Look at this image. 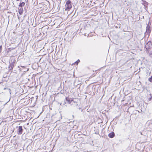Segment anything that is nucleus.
Returning a JSON list of instances; mask_svg holds the SVG:
<instances>
[{"label": "nucleus", "instance_id": "nucleus-1", "mask_svg": "<svg viewBox=\"0 0 152 152\" xmlns=\"http://www.w3.org/2000/svg\"><path fill=\"white\" fill-rule=\"evenodd\" d=\"M15 60L14 59H12L10 61V64L8 68L10 72H12V69L15 66Z\"/></svg>", "mask_w": 152, "mask_h": 152}, {"label": "nucleus", "instance_id": "nucleus-5", "mask_svg": "<svg viewBox=\"0 0 152 152\" xmlns=\"http://www.w3.org/2000/svg\"><path fill=\"white\" fill-rule=\"evenodd\" d=\"M18 134V135H20L23 133V129L22 126H19L17 129Z\"/></svg>", "mask_w": 152, "mask_h": 152}, {"label": "nucleus", "instance_id": "nucleus-13", "mask_svg": "<svg viewBox=\"0 0 152 152\" xmlns=\"http://www.w3.org/2000/svg\"><path fill=\"white\" fill-rule=\"evenodd\" d=\"M94 33H89V34H88V36H93L94 35Z\"/></svg>", "mask_w": 152, "mask_h": 152}, {"label": "nucleus", "instance_id": "nucleus-8", "mask_svg": "<svg viewBox=\"0 0 152 152\" xmlns=\"http://www.w3.org/2000/svg\"><path fill=\"white\" fill-rule=\"evenodd\" d=\"M115 136V133L113 132H110L108 134V137L110 138H113Z\"/></svg>", "mask_w": 152, "mask_h": 152}, {"label": "nucleus", "instance_id": "nucleus-21", "mask_svg": "<svg viewBox=\"0 0 152 152\" xmlns=\"http://www.w3.org/2000/svg\"><path fill=\"white\" fill-rule=\"evenodd\" d=\"M8 90L9 91V93L10 94H11V90L10 88H8Z\"/></svg>", "mask_w": 152, "mask_h": 152}, {"label": "nucleus", "instance_id": "nucleus-11", "mask_svg": "<svg viewBox=\"0 0 152 152\" xmlns=\"http://www.w3.org/2000/svg\"><path fill=\"white\" fill-rule=\"evenodd\" d=\"M28 69L26 68L25 67V69H21V70L20 69V70L22 72H25L28 71Z\"/></svg>", "mask_w": 152, "mask_h": 152}, {"label": "nucleus", "instance_id": "nucleus-14", "mask_svg": "<svg viewBox=\"0 0 152 152\" xmlns=\"http://www.w3.org/2000/svg\"><path fill=\"white\" fill-rule=\"evenodd\" d=\"M20 67H22V68H20V66H18V67L20 69H19L20 70V69L21 70V69H25V66H20Z\"/></svg>", "mask_w": 152, "mask_h": 152}, {"label": "nucleus", "instance_id": "nucleus-18", "mask_svg": "<svg viewBox=\"0 0 152 152\" xmlns=\"http://www.w3.org/2000/svg\"><path fill=\"white\" fill-rule=\"evenodd\" d=\"M15 48H8L9 51H11V50H13Z\"/></svg>", "mask_w": 152, "mask_h": 152}, {"label": "nucleus", "instance_id": "nucleus-7", "mask_svg": "<svg viewBox=\"0 0 152 152\" xmlns=\"http://www.w3.org/2000/svg\"><path fill=\"white\" fill-rule=\"evenodd\" d=\"M142 1L143 2L142 4L146 8L148 5V3L144 0H142Z\"/></svg>", "mask_w": 152, "mask_h": 152}, {"label": "nucleus", "instance_id": "nucleus-19", "mask_svg": "<svg viewBox=\"0 0 152 152\" xmlns=\"http://www.w3.org/2000/svg\"><path fill=\"white\" fill-rule=\"evenodd\" d=\"M80 60L79 59H78L77 61H76L75 62V63L77 65V64H78V63L80 62Z\"/></svg>", "mask_w": 152, "mask_h": 152}, {"label": "nucleus", "instance_id": "nucleus-15", "mask_svg": "<svg viewBox=\"0 0 152 152\" xmlns=\"http://www.w3.org/2000/svg\"><path fill=\"white\" fill-rule=\"evenodd\" d=\"M148 80L150 82H152V76H151L149 78H148Z\"/></svg>", "mask_w": 152, "mask_h": 152}, {"label": "nucleus", "instance_id": "nucleus-2", "mask_svg": "<svg viewBox=\"0 0 152 152\" xmlns=\"http://www.w3.org/2000/svg\"><path fill=\"white\" fill-rule=\"evenodd\" d=\"M65 10H69L72 7L71 1L70 0H68L66 3Z\"/></svg>", "mask_w": 152, "mask_h": 152}, {"label": "nucleus", "instance_id": "nucleus-16", "mask_svg": "<svg viewBox=\"0 0 152 152\" xmlns=\"http://www.w3.org/2000/svg\"><path fill=\"white\" fill-rule=\"evenodd\" d=\"M66 103H67V102H66V99H65L64 100V101L63 102V103H61L60 104V105H61L62 104H63V105H65Z\"/></svg>", "mask_w": 152, "mask_h": 152}, {"label": "nucleus", "instance_id": "nucleus-17", "mask_svg": "<svg viewBox=\"0 0 152 152\" xmlns=\"http://www.w3.org/2000/svg\"><path fill=\"white\" fill-rule=\"evenodd\" d=\"M66 103H67V102H66V99H65L64 100V101L63 102V103H61L60 104V105H61L62 104H63V105H65Z\"/></svg>", "mask_w": 152, "mask_h": 152}, {"label": "nucleus", "instance_id": "nucleus-6", "mask_svg": "<svg viewBox=\"0 0 152 152\" xmlns=\"http://www.w3.org/2000/svg\"><path fill=\"white\" fill-rule=\"evenodd\" d=\"M147 26L146 28V32L147 34H149L151 31V29L150 26H149L148 24H147Z\"/></svg>", "mask_w": 152, "mask_h": 152}, {"label": "nucleus", "instance_id": "nucleus-24", "mask_svg": "<svg viewBox=\"0 0 152 152\" xmlns=\"http://www.w3.org/2000/svg\"><path fill=\"white\" fill-rule=\"evenodd\" d=\"M6 89V88H4V90Z\"/></svg>", "mask_w": 152, "mask_h": 152}, {"label": "nucleus", "instance_id": "nucleus-4", "mask_svg": "<svg viewBox=\"0 0 152 152\" xmlns=\"http://www.w3.org/2000/svg\"><path fill=\"white\" fill-rule=\"evenodd\" d=\"M65 99L66 100L67 103L75 105L76 106L78 105L76 102H75L72 100H70L69 97H66L65 98Z\"/></svg>", "mask_w": 152, "mask_h": 152}, {"label": "nucleus", "instance_id": "nucleus-22", "mask_svg": "<svg viewBox=\"0 0 152 152\" xmlns=\"http://www.w3.org/2000/svg\"><path fill=\"white\" fill-rule=\"evenodd\" d=\"M149 95L151 96H152V95L151 94H150Z\"/></svg>", "mask_w": 152, "mask_h": 152}, {"label": "nucleus", "instance_id": "nucleus-3", "mask_svg": "<svg viewBox=\"0 0 152 152\" xmlns=\"http://www.w3.org/2000/svg\"><path fill=\"white\" fill-rule=\"evenodd\" d=\"M146 51L147 52H149L151 49L152 48V42L150 41H149L145 45Z\"/></svg>", "mask_w": 152, "mask_h": 152}, {"label": "nucleus", "instance_id": "nucleus-20", "mask_svg": "<svg viewBox=\"0 0 152 152\" xmlns=\"http://www.w3.org/2000/svg\"><path fill=\"white\" fill-rule=\"evenodd\" d=\"M152 100V96H150V97L148 98V101H151Z\"/></svg>", "mask_w": 152, "mask_h": 152}, {"label": "nucleus", "instance_id": "nucleus-23", "mask_svg": "<svg viewBox=\"0 0 152 152\" xmlns=\"http://www.w3.org/2000/svg\"><path fill=\"white\" fill-rule=\"evenodd\" d=\"M10 99H9V100L6 103V104H7V102H9L10 100Z\"/></svg>", "mask_w": 152, "mask_h": 152}, {"label": "nucleus", "instance_id": "nucleus-12", "mask_svg": "<svg viewBox=\"0 0 152 152\" xmlns=\"http://www.w3.org/2000/svg\"><path fill=\"white\" fill-rule=\"evenodd\" d=\"M94 131H96V132L94 133L95 134H99V130L98 129H96V130H94Z\"/></svg>", "mask_w": 152, "mask_h": 152}, {"label": "nucleus", "instance_id": "nucleus-10", "mask_svg": "<svg viewBox=\"0 0 152 152\" xmlns=\"http://www.w3.org/2000/svg\"><path fill=\"white\" fill-rule=\"evenodd\" d=\"M25 4V3L24 2H22V3H20L19 5V7H22Z\"/></svg>", "mask_w": 152, "mask_h": 152}, {"label": "nucleus", "instance_id": "nucleus-9", "mask_svg": "<svg viewBox=\"0 0 152 152\" xmlns=\"http://www.w3.org/2000/svg\"><path fill=\"white\" fill-rule=\"evenodd\" d=\"M23 7H21L20 8V9H19V14L20 15H22L23 14Z\"/></svg>", "mask_w": 152, "mask_h": 152}]
</instances>
